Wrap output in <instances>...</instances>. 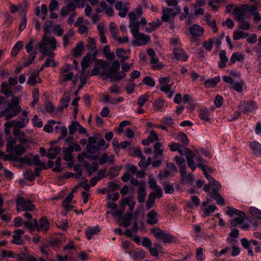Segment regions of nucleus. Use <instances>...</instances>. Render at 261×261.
Masks as SVG:
<instances>
[{"mask_svg":"<svg viewBox=\"0 0 261 261\" xmlns=\"http://www.w3.org/2000/svg\"><path fill=\"white\" fill-rule=\"evenodd\" d=\"M202 171L209 182L208 184L204 185L203 190L209 193L211 197L215 199L218 205H224V199L219 193V191L221 188L220 184L207 173L206 169L203 170Z\"/></svg>","mask_w":261,"mask_h":261,"instance_id":"f257e3e1","label":"nucleus"},{"mask_svg":"<svg viewBox=\"0 0 261 261\" xmlns=\"http://www.w3.org/2000/svg\"><path fill=\"white\" fill-rule=\"evenodd\" d=\"M133 65L132 63H124L122 65V71H119L120 65L118 61H115L112 63L107 75L112 81H119L125 77V72H128Z\"/></svg>","mask_w":261,"mask_h":261,"instance_id":"f03ea898","label":"nucleus"},{"mask_svg":"<svg viewBox=\"0 0 261 261\" xmlns=\"http://www.w3.org/2000/svg\"><path fill=\"white\" fill-rule=\"evenodd\" d=\"M44 34L41 41L38 44L39 51L43 55H46L50 51H53L57 48V41L54 37H51L49 35V30L48 27L43 28Z\"/></svg>","mask_w":261,"mask_h":261,"instance_id":"7ed1b4c3","label":"nucleus"},{"mask_svg":"<svg viewBox=\"0 0 261 261\" xmlns=\"http://www.w3.org/2000/svg\"><path fill=\"white\" fill-rule=\"evenodd\" d=\"M16 143V140L11 137L8 138V143L7 144V151L9 153L7 155V158L12 161H17L19 156L23 154L26 150L21 145H14Z\"/></svg>","mask_w":261,"mask_h":261,"instance_id":"20e7f679","label":"nucleus"},{"mask_svg":"<svg viewBox=\"0 0 261 261\" xmlns=\"http://www.w3.org/2000/svg\"><path fill=\"white\" fill-rule=\"evenodd\" d=\"M151 232L159 242H162L165 243H172L175 241L176 238L166 231L161 230L159 228H153Z\"/></svg>","mask_w":261,"mask_h":261,"instance_id":"39448f33","label":"nucleus"},{"mask_svg":"<svg viewBox=\"0 0 261 261\" xmlns=\"http://www.w3.org/2000/svg\"><path fill=\"white\" fill-rule=\"evenodd\" d=\"M34 39L32 38L29 39V42L25 45V48L27 53L29 55V58L24 59L23 66L25 67H29L33 63L37 54V50L34 49Z\"/></svg>","mask_w":261,"mask_h":261,"instance_id":"423d86ee","label":"nucleus"},{"mask_svg":"<svg viewBox=\"0 0 261 261\" xmlns=\"http://www.w3.org/2000/svg\"><path fill=\"white\" fill-rule=\"evenodd\" d=\"M181 155H185L188 166L194 171L196 169L195 162L194 161V153L187 147H179L177 150Z\"/></svg>","mask_w":261,"mask_h":261,"instance_id":"0eeeda50","label":"nucleus"},{"mask_svg":"<svg viewBox=\"0 0 261 261\" xmlns=\"http://www.w3.org/2000/svg\"><path fill=\"white\" fill-rule=\"evenodd\" d=\"M71 68V65L67 64L60 69L59 78L60 83L62 84L66 82L72 81L73 74L70 71Z\"/></svg>","mask_w":261,"mask_h":261,"instance_id":"6e6552de","label":"nucleus"},{"mask_svg":"<svg viewBox=\"0 0 261 261\" xmlns=\"http://www.w3.org/2000/svg\"><path fill=\"white\" fill-rule=\"evenodd\" d=\"M159 83L161 85L160 90L167 94L169 98H171L174 92L171 90V85L169 84L170 79L166 76L160 77Z\"/></svg>","mask_w":261,"mask_h":261,"instance_id":"1a4fd4ad","label":"nucleus"},{"mask_svg":"<svg viewBox=\"0 0 261 261\" xmlns=\"http://www.w3.org/2000/svg\"><path fill=\"white\" fill-rule=\"evenodd\" d=\"M17 209L20 211H29L34 209L35 206L32 204L31 201L22 197L18 198L17 201Z\"/></svg>","mask_w":261,"mask_h":261,"instance_id":"9d476101","label":"nucleus"},{"mask_svg":"<svg viewBox=\"0 0 261 261\" xmlns=\"http://www.w3.org/2000/svg\"><path fill=\"white\" fill-rule=\"evenodd\" d=\"M21 111L20 106L13 107L12 104L8 103L7 107L1 112V114L6 119H9L17 116Z\"/></svg>","mask_w":261,"mask_h":261,"instance_id":"9b49d317","label":"nucleus"},{"mask_svg":"<svg viewBox=\"0 0 261 261\" xmlns=\"http://www.w3.org/2000/svg\"><path fill=\"white\" fill-rule=\"evenodd\" d=\"M132 44L135 46H143L147 44L150 41L149 35L143 33H138L133 36Z\"/></svg>","mask_w":261,"mask_h":261,"instance_id":"f8f14e48","label":"nucleus"},{"mask_svg":"<svg viewBox=\"0 0 261 261\" xmlns=\"http://www.w3.org/2000/svg\"><path fill=\"white\" fill-rule=\"evenodd\" d=\"M176 12H174L172 9L165 8L163 10L162 20L164 22H168L173 19L175 16L181 11L180 7H176Z\"/></svg>","mask_w":261,"mask_h":261,"instance_id":"ddd939ff","label":"nucleus"},{"mask_svg":"<svg viewBox=\"0 0 261 261\" xmlns=\"http://www.w3.org/2000/svg\"><path fill=\"white\" fill-rule=\"evenodd\" d=\"M28 114L27 110H23L19 117V120H13V122L15 124L16 126L19 128L24 127L29 122Z\"/></svg>","mask_w":261,"mask_h":261,"instance_id":"4468645a","label":"nucleus"},{"mask_svg":"<svg viewBox=\"0 0 261 261\" xmlns=\"http://www.w3.org/2000/svg\"><path fill=\"white\" fill-rule=\"evenodd\" d=\"M147 23V21L144 17H142L140 21H136L134 22H129V28L130 32L133 36L134 35L137 34L139 32L141 26L144 27Z\"/></svg>","mask_w":261,"mask_h":261,"instance_id":"2eb2a0df","label":"nucleus"},{"mask_svg":"<svg viewBox=\"0 0 261 261\" xmlns=\"http://www.w3.org/2000/svg\"><path fill=\"white\" fill-rule=\"evenodd\" d=\"M97 54V50H95L93 55L91 54H88L81 61V66L83 72L89 67L90 64L92 63L94 59L96 57Z\"/></svg>","mask_w":261,"mask_h":261,"instance_id":"dca6fc26","label":"nucleus"},{"mask_svg":"<svg viewBox=\"0 0 261 261\" xmlns=\"http://www.w3.org/2000/svg\"><path fill=\"white\" fill-rule=\"evenodd\" d=\"M246 13V9L245 6H244L242 7H238L236 8L232 12V14L236 20L240 21L244 19Z\"/></svg>","mask_w":261,"mask_h":261,"instance_id":"f3484780","label":"nucleus"},{"mask_svg":"<svg viewBox=\"0 0 261 261\" xmlns=\"http://www.w3.org/2000/svg\"><path fill=\"white\" fill-rule=\"evenodd\" d=\"M120 204L122 208H124L125 206H128L129 212H133L136 202L133 197H124L121 199Z\"/></svg>","mask_w":261,"mask_h":261,"instance_id":"a211bd4d","label":"nucleus"},{"mask_svg":"<svg viewBox=\"0 0 261 261\" xmlns=\"http://www.w3.org/2000/svg\"><path fill=\"white\" fill-rule=\"evenodd\" d=\"M189 32L192 38H195L202 36L204 32V29L198 24H193L189 29Z\"/></svg>","mask_w":261,"mask_h":261,"instance_id":"6ab92c4d","label":"nucleus"},{"mask_svg":"<svg viewBox=\"0 0 261 261\" xmlns=\"http://www.w3.org/2000/svg\"><path fill=\"white\" fill-rule=\"evenodd\" d=\"M244 105H242L241 106L243 107L242 109L243 113H247L248 112H252L255 113L257 109V106L256 103L253 101H251L247 102H243Z\"/></svg>","mask_w":261,"mask_h":261,"instance_id":"aec40b11","label":"nucleus"},{"mask_svg":"<svg viewBox=\"0 0 261 261\" xmlns=\"http://www.w3.org/2000/svg\"><path fill=\"white\" fill-rule=\"evenodd\" d=\"M115 9L119 11L118 15L121 17H124L129 9L128 5L122 2H118L115 5Z\"/></svg>","mask_w":261,"mask_h":261,"instance_id":"412c9836","label":"nucleus"},{"mask_svg":"<svg viewBox=\"0 0 261 261\" xmlns=\"http://www.w3.org/2000/svg\"><path fill=\"white\" fill-rule=\"evenodd\" d=\"M173 54L175 58L178 61H185L188 59L187 54L181 48H174L173 50Z\"/></svg>","mask_w":261,"mask_h":261,"instance_id":"4be33fe9","label":"nucleus"},{"mask_svg":"<svg viewBox=\"0 0 261 261\" xmlns=\"http://www.w3.org/2000/svg\"><path fill=\"white\" fill-rule=\"evenodd\" d=\"M47 14V6L43 4L41 6V8L39 7H37L35 9V15L38 17H41L42 19L44 20L46 18Z\"/></svg>","mask_w":261,"mask_h":261,"instance_id":"5701e85b","label":"nucleus"},{"mask_svg":"<svg viewBox=\"0 0 261 261\" xmlns=\"http://www.w3.org/2000/svg\"><path fill=\"white\" fill-rule=\"evenodd\" d=\"M143 13L141 7L137 8L134 11L131 12L128 14L129 22H136L137 19H139Z\"/></svg>","mask_w":261,"mask_h":261,"instance_id":"b1692460","label":"nucleus"},{"mask_svg":"<svg viewBox=\"0 0 261 261\" xmlns=\"http://www.w3.org/2000/svg\"><path fill=\"white\" fill-rule=\"evenodd\" d=\"M39 72H34L29 77L27 84L30 86H34L37 83H40L41 80L39 76Z\"/></svg>","mask_w":261,"mask_h":261,"instance_id":"393cba45","label":"nucleus"},{"mask_svg":"<svg viewBox=\"0 0 261 261\" xmlns=\"http://www.w3.org/2000/svg\"><path fill=\"white\" fill-rule=\"evenodd\" d=\"M50 227L49 223L48 220L45 218H42L40 219L39 223H38V227H37V230L40 231H47Z\"/></svg>","mask_w":261,"mask_h":261,"instance_id":"a878e982","label":"nucleus"},{"mask_svg":"<svg viewBox=\"0 0 261 261\" xmlns=\"http://www.w3.org/2000/svg\"><path fill=\"white\" fill-rule=\"evenodd\" d=\"M249 146L254 154L261 155V144L256 141L250 142Z\"/></svg>","mask_w":261,"mask_h":261,"instance_id":"bb28decb","label":"nucleus"},{"mask_svg":"<svg viewBox=\"0 0 261 261\" xmlns=\"http://www.w3.org/2000/svg\"><path fill=\"white\" fill-rule=\"evenodd\" d=\"M146 222L150 225H154L158 222V213L152 210L150 211L147 215Z\"/></svg>","mask_w":261,"mask_h":261,"instance_id":"cd10ccee","label":"nucleus"},{"mask_svg":"<svg viewBox=\"0 0 261 261\" xmlns=\"http://www.w3.org/2000/svg\"><path fill=\"white\" fill-rule=\"evenodd\" d=\"M245 60V55L239 52H235L233 53L230 57L229 64L233 65L236 62H243Z\"/></svg>","mask_w":261,"mask_h":261,"instance_id":"c85d7f7f","label":"nucleus"},{"mask_svg":"<svg viewBox=\"0 0 261 261\" xmlns=\"http://www.w3.org/2000/svg\"><path fill=\"white\" fill-rule=\"evenodd\" d=\"M100 231V229L98 225L93 227H88L86 230L85 234L87 239L90 240L94 235L97 234Z\"/></svg>","mask_w":261,"mask_h":261,"instance_id":"c756f323","label":"nucleus"},{"mask_svg":"<svg viewBox=\"0 0 261 261\" xmlns=\"http://www.w3.org/2000/svg\"><path fill=\"white\" fill-rule=\"evenodd\" d=\"M75 9V5L71 2L69 3L67 6L63 7L60 11L61 15L65 17L70 14V12Z\"/></svg>","mask_w":261,"mask_h":261,"instance_id":"7c9ffc66","label":"nucleus"},{"mask_svg":"<svg viewBox=\"0 0 261 261\" xmlns=\"http://www.w3.org/2000/svg\"><path fill=\"white\" fill-rule=\"evenodd\" d=\"M237 216V217L230 222V224L233 227H235L237 223L242 224L245 220L246 214L244 212L240 211V213H238Z\"/></svg>","mask_w":261,"mask_h":261,"instance_id":"2f4dec72","label":"nucleus"},{"mask_svg":"<svg viewBox=\"0 0 261 261\" xmlns=\"http://www.w3.org/2000/svg\"><path fill=\"white\" fill-rule=\"evenodd\" d=\"M84 46V44L82 41L78 42L76 44V46L73 48L71 51L72 55L76 57L81 56L82 54Z\"/></svg>","mask_w":261,"mask_h":261,"instance_id":"473e14b6","label":"nucleus"},{"mask_svg":"<svg viewBox=\"0 0 261 261\" xmlns=\"http://www.w3.org/2000/svg\"><path fill=\"white\" fill-rule=\"evenodd\" d=\"M73 197V194L72 193H70L68 194L66 198L63 200L62 202V206L66 211H68L72 210V206L71 205L70 202Z\"/></svg>","mask_w":261,"mask_h":261,"instance_id":"72a5a7b5","label":"nucleus"},{"mask_svg":"<svg viewBox=\"0 0 261 261\" xmlns=\"http://www.w3.org/2000/svg\"><path fill=\"white\" fill-rule=\"evenodd\" d=\"M226 52L225 50H222L219 53V59L218 66L219 68H223L226 67V63L228 62V58L226 56Z\"/></svg>","mask_w":261,"mask_h":261,"instance_id":"f704fd0d","label":"nucleus"},{"mask_svg":"<svg viewBox=\"0 0 261 261\" xmlns=\"http://www.w3.org/2000/svg\"><path fill=\"white\" fill-rule=\"evenodd\" d=\"M208 199H207L206 201H203L202 206L204 207V215L205 216H208L211 213H213L217 209V207L214 205H210L207 206L208 202Z\"/></svg>","mask_w":261,"mask_h":261,"instance_id":"c9c22d12","label":"nucleus"},{"mask_svg":"<svg viewBox=\"0 0 261 261\" xmlns=\"http://www.w3.org/2000/svg\"><path fill=\"white\" fill-rule=\"evenodd\" d=\"M24 232V231L22 229H16L14 231V234L13 236L12 242L14 244L20 245L21 242V236Z\"/></svg>","mask_w":261,"mask_h":261,"instance_id":"e433bc0d","label":"nucleus"},{"mask_svg":"<svg viewBox=\"0 0 261 261\" xmlns=\"http://www.w3.org/2000/svg\"><path fill=\"white\" fill-rule=\"evenodd\" d=\"M84 166L89 174L90 175L92 173L95 172L98 168V164L97 162H93L90 165L88 163H84Z\"/></svg>","mask_w":261,"mask_h":261,"instance_id":"4c0bfd02","label":"nucleus"},{"mask_svg":"<svg viewBox=\"0 0 261 261\" xmlns=\"http://www.w3.org/2000/svg\"><path fill=\"white\" fill-rule=\"evenodd\" d=\"M220 81V77L219 76H216L213 79H210L206 80L204 82V86L205 88H208L211 87H215L217 84Z\"/></svg>","mask_w":261,"mask_h":261,"instance_id":"58836bf2","label":"nucleus"},{"mask_svg":"<svg viewBox=\"0 0 261 261\" xmlns=\"http://www.w3.org/2000/svg\"><path fill=\"white\" fill-rule=\"evenodd\" d=\"M4 204V200L2 194L0 193V217L4 221H9L11 219V217L9 215H2L6 211L5 209L3 208Z\"/></svg>","mask_w":261,"mask_h":261,"instance_id":"ea45409f","label":"nucleus"},{"mask_svg":"<svg viewBox=\"0 0 261 261\" xmlns=\"http://www.w3.org/2000/svg\"><path fill=\"white\" fill-rule=\"evenodd\" d=\"M69 101L70 98L69 96L63 97L60 101V106L59 107L57 108L55 113H61L63 110L68 107Z\"/></svg>","mask_w":261,"mask_h":261,"instance_id":"a19ab883","label":"nucleus"},{"mask_svg":"<svg viewBox=\"0 0 261 261\" xmlns=\"http://www.w3.org/2000/svg\"><path fill=\"white\" fill-rule=\"evenodd\" d=\"M146 196V191L144 185H141L139 187L138 191V200L139 202L142 203L145 201Z\"/></svg>","mask_w":261,"mask_h":261,"instance_id":"79ce46f5","label":"nucleus"},{"mask_svg":"<svg viewBox=\"0 0 261 261\" xmlns=\"http://www.w3.org/2000/svg\"><path fill=\"white\" fill-rule=\"evenodd\" d=\"M164 106V100L163 98H159L154 100L152 104L153 109L155 111H162Z\"/></svg>","mask_w":261,"mask_h":261,"instance_id":"37998d69","label":"nucleus"},{"mask_svg":"<svg viewBox=\"0 0 261 261\" xmlns=\"http://www.w3.org/2000/svg\"><path fill=\"white\" fill-rule=\"evenodd\" d=\"M150 64L152 68L154 70H160L164 66L163 64L159 62V60L156 57L151 58Z\"/></svg>","mask_w":261,"mask_h":261,"instance_id":"c03bdc74","label":"nucleus"},{"mask_svg":"<svg viewBox=\"0 0 261 261\" xmlns=\"http://www.w3.org/2000/svg\"><path fill=\"white\" fill-rule=\"evenodd\" d=\"M133 212L127 213L122 218V225L125 228L130 225L132 221Z\"/></svg>","mask_w":261,"mask_h":261,"instance_id":"a18cd8bd","label":"nucleus"},{"mask_svg":"<svg viewBox=\"0 0 261 261\" xmlns=\"http://www.w3.org/2000/svg\"><path fill=\"white\" fill-rule=\"evenodd\" d=\"M23 225L25 228L28 229L31 232L34 231L35 229H37L38 222L36 219H33L32 221L29 220L25 221L23 223Z\"/></svg>","mask_w":261,"mask_h":261,"instance_id":"49530a36","label":"nucleus"},{"mask_svg":"<svg viewBox=\"0 0 261 261\" xmlns=\"http://www.w3.org/2000/svg\"><path fill=\"white\" fill-rule=\"evenodd\" d=\"M23 46V42L22 41L17 42L12 48L11 54L13 57L16 56L22 49Z\"/></svg>","mask_w":261,"mask_h":261,"instance_id":"de8ad7c7","label":"nucleus"},{"mask_svg":"<svg viewBox=\"0 0 261 261\" xmlns=\"http://www.w3.org/2000/svg\"><path fill=\"white\" fill-rule=\"evenodd\" d=\"M60 147H50L48 149L46 156L50 159H53L56 157V156L60 152Z\"/></svg>","mask_w":261,"mask_h":261,"instance_id":"09e8293b","label":"nucleus"},{"mask_svg":"<svg viewBox=\"0 0 261 261\" xmlns=\"http://www.w3.org/2000/svg\"><path fill=\"white\" fill-rule=\"evenodd\" d=\"M194 159L197 164V165H196V167L197 166L198 168L201 169L202 170L206 169L207 162L202 157L199 156L195 158V156H194Z\"/></svg>","mask_w":261,"mask_h":261,"instance_id":"8fccbe9b","label":"nucleus"},{"mask_svg":"<svg viewBox=\"0 0 261 261\" xmlns=\"http://www.w3.org/2000/svg\"><path fill=\"white\" fill-rule=\"evenodd\" d=\"M127 53L129 54V51H127L123 48H118L116 50L117 57L120 58L122 61H124L129 58L128 56L126 55Z\"/></svg>","mask_w":261,"mask_h":261,"instance_id":"3c124183","label":"nucleus"},{"mask_svg":"<svg viewBox=\"0 0 261 261\" xmlns=\"http://www.w3.org/2000/svg\"><path fill=\"white\" fill-rule=\"evenodd\" d=\"M135 153L136 155H138L141 158V161L139 162L138 165L140 167H145V157L143 155L141 150L139 148H137L135 149Z\"/></svg>","mask_w":261,"mask_h":261,"instance_id":"603ef678","label":"nucleus"},{"mask_svg":"<svg viewBox=\"0 0 261 261\" xmlns=\"http://www.w3.org/2000/svg\"><path fill=\"white\" fill-rule=\"evenodd\" d=\"M199 116L200 119L206 122H208L210 120L209 112L206 109H201L198 112Z\"/></svg>","mask_w":261,"mask_h":261,"instance_id":"864d4df0","label":"nucleus"},{"mask_svg":"<svg viewBox=\"0 0 261 261\" xmlns=\"http://www.w3.org/2000/svg\"><path fill=\"white\" fill-rule=\"evenodd\" d=\"M248 33L242 31H236L233 33V39L234 40H238L241 38H246L248 36Z\"/></svg>","mask_w":261,"mask_h":261,"instance_id":"5fc2aeb1","label":"nucleus"},{"mask_svg":"<svg viewBox=\"0 0 261 261\" xmlns=\"http://www.w3.org/2000/svg\"><path fill=\"white\" fill-rule=\"evenodd\" d=\"M250 214L254 217L261 220V211L256 207H251L249 210Z\"/></svg>","mask_w":261,"mask_h":261,"instance_id":"6e6d98bb","label":"nucleus"},{"mask_svg":"<svg viewBox=\"0 0 261 261\" xmlns=\"http://www.w3.org/2000/svg\"><path fill=\"white\" fill-rule=\"evenodd\" d=\"M72 149L71 148H67L64 150L63 153H64V156L63 158L64 159L67 161H72L73 159V156L72 155Z\"/></svg>","mask_w":261,"mask_h":261,"instance_id":"4d7b16f0","label":"nucleus"},{"mask_svg":"<svg viewBox=\"0 0 261 261\" xmlns=\"http://www.w3.org/2000/svg\"><path fill=\"white\" fill-rule=\"evenodd\" d=\"M87 44L86 47L88 49L90 50H96V40L91 37H88L87 39Z\"/></svg>","mask_w":261,"mask_h":261,"instance_id":"13d9d810","label":"nucleus"},{"mask_svg":"<svg viewBox=\"0 0 261 261\" xmlns=\"http://www.w3.org/2000/svg\"><path fill=\"white\" fill-rule=\"evenodd\" d=\"M1 92L7 96L12 95V91L8 84L5 82H3L2 84Z\"/></svg>","mask_w":261,"mask_h":261,"instance_id":"bf43d9fd","label":"nucleus"},{"mask_svg":"<svg viewBox=\"0 0 261 261\" xmlns=\"http://www.w3.org/2000/svg\"><path fill=\"white\" fill-rule=\"evenodd\" d=\"M103 53L107 59L112 60L114 59L115 55L114 53H111L110 48L109 45H106L104 47Z\"/></svg>","mask_w":261,"mask_h":261,"instance_id":"052dcab7","label":"nucleus"},{"mask_svg":"<svg viewBox=\"0 0 261 261\" xmlns=\"http://www.w3.org/2000/svg\"><path fill=\"white\" fill-rule=\"evenodd\" d=\"M177 137L178 140L180 141L184 145H188L189 143V140L185 133L182 132L178 133Z\"/></svg>","mask_w":261,"mask_h":261,"instance_id":"680f3d73","label":"nucleus"},{"mask_svg":"<svg viewBox=\"0 0 261 261\" xmlns=\"http://www.w3.org/2000/svg\"><path fill=\"white\" fill-rule=\"evenodd\" d=\"M149 95L145 93L139 96L138 98V104L139 107L142 108L148 100Z\"/></svg>","mask_w":261,"mask_h":261,"instance_id":"e2e57ef3","label":"nucleus"},{"mask_svg":"<svg viewBox=\"0 0 261 261\" xmlns=\"http://www.w3.org/2000/svg\"><path fill=\"white\" fill-rule=\"evenodd\" d=\"M163 150L161 149V144L160 143H156L154 145V156L158 158L163 155Z\"/></svg>","mask_w":261,"mask_h":261,"instance_id":"0e129e2a","label":"nucleus"},{"mask_svg":"<svg viewBox=\"0 0 261 261\" xmlns=\"http://www.w3.org/2000/svg\"><path fill=\"white\" fill-rule=\"evenodd\" d=\"M214 44V39L210 38L208 40L203 41V47L206 51H210L212 49Z\"/></svg>","mask_w":261,"mask_h":261,"instance_id":"69168bd1","label":"nucleus"},{"mask_svg":"<svg viewBox=\"0 0 261 261\" xmlns=\"http://www.w3.org/2000/svg\"><path fill=\"white\" fill-rule=\"evenodd\" d=\"M28 8L26 5L23 6L20 5L18 6V10L17 11L19 13V15L21 16V18H27V12L28 11Z\"/></svg>","mask_w":261,"mask_h":261,"instance_id":"338daca9","label":"nucleus"},{"mask_svg":"<svg viewBox=\"0 0 261 261\" xmlns=\"http://www.w3.org/2000/svg\"><path fill=\"white\" fill-rule=\"evenodd\" d=\"M144 84L148 86L153 87L155 85V80L151 76H147L143 80Z\"/></svg>","mask_w":261,"mask_h":261,"instance_id":"774afa93","label":"nucleus"}]
</instances>
